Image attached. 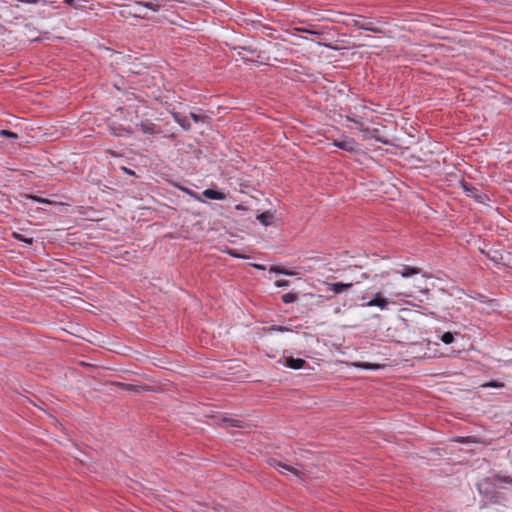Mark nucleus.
I'll use <instances>...</instances> for the list:
<instances>
[{
    "label": "nucleus",
    "mask_w": 512,
    "mask_h": 512,
    "mask_svg": "<svg viewBox=\"0 0 512 512\" xmlns=\"http://www.w3.org/2000/svg\"><path fill=\"white\" fill-rule=\"evenodd\" d=\"M272 465L284 475H290L294 478L304 479L305 471L300 465H289L282 462L273 461Z\"/></svg>",
    "instance_id": "obj_1"
},
{
    "label": "nucleus",
    "mask_w": 512,
    "mask_h": 512,
    "mask_svg": "<svg viewBox=\"0 0 512 512\" xmlns=\"http://www.w3.org/2000/svg\"><path fill=\"white\" fill-rule=\"evenodd\" d=\"M390 303L394 304V302L390 301L389 298L384 297L382 292H377L374 295V297L369 302H367L364 306H367V307H378L381 310H387L388 309V305Z\"/></svg>",
    "instance_id": "obj_2"
},
{
    "label": "nucleus",
    "mask_w": 512,
    "mask_h": 512,
    "mask_svg": "<svg viewBox=\"0 0 512 512\" xmlns=\"http://www.w3.org/2000/svg\"><path fill=\"white\" fill-rule=\"evenodd\" d=\"M333 145L348 152H354L357 150V143L353 138L345 137L341 140H335Z\"/></svg>",
    "instance_id": "obj_3"
},
{
    "label": "nucleus",
    "mask_w": 512,
    "mask_h": 512,
    "mask_svg": "<svg viewBox=\"0 0 512 512\" xmlns=\"http://www.w3.org/2000/svg\"><path fill=\"white\" fill-rule=\"evenodd\" d=\"M353 25L362 30L371 31L374 33H383V30L380 27L375 26L371 21H362L358 19L353 21Z\"/></svg>",
    "instance_id": "obj_4"
},
{
    "label": "nucleus",
    "mask_w": 512,
    "mask_h": 512,
    "mask_svg": "<svg viewBox=\"0 0 512 512\" xmlns=\"http://www.w3.org/2000/svg\"><path fill=\"white\" fill-rule=\"evenodd\" d=\"M352 283H326L327 290L339 294L352 287Z\"/></svg>",
    "instance_id": "obj_5"
},
{
    "label": "nucleus",
    "mask_w": 512,
    "mask_h": 512,
    "mask_svg": "<svg viewBox=\"0 0 512 512\" xmlns=\"http://www.w3.org/2000/svg\"><path fill=\"white\" fill-rule=\"evenodd\" d=\"M135 5L138 7L147 8L153 12H158L161 8V5L156 0H152V1H148V2L136 1Z\"/></svg>",
    "instance_id": "obj_6"
},
{
    "label": "nucleus",
    "mask_w": 512,
    "mask_h": 512,
    "mask_svg": "<svg viewBox=\"0 0 512 512\" xmlns=\"http://www.w3.org/2000/svg\"><path fill=\"white\" fill-rule=\"evenodd\" d=\"M462 186H463L465 192L467 193V195L474 197L476 199V201H478V202H482L483 195L480 194L476 188L469 185L468 183H463Z\"/></svg>",
    "instance_id": "obj_7"
},
{
    "label": "nucleus",
    "mask_w": 512,
    "mask_h": 512,
    "mask_svg": "<svg viewBox=\"0 0 512 512\" xmlns=\"http://www.w3.org/2000/svg\"><path fill=\"white\" fill-rule=\"evenodd\" d=\"M304 365H305V361L303 359L293 358V357L286 358V366L291 369L298 370V369L303 368Z\"/></svg>",
    "instance_id": "obj_8"
},
{
    "label": "nucleus",
    "mask_w": 512,
    "mask_h": 512,
    "mask_svg": "<svg viewBox=\"0 0 512 512\" xmlns=\"http://www.w3.org/2000/svg\"><path fill=\"white\" fill-rule=\"evenodd\" d=\"M202 194L204 197H206L208 199H212V200H224L225 199L224 193H222L220 191L213 190V189H206L202 192Z\"/></svg>",
    "instance_id": "obj_9"
},
{
    "label": "nucleus",
    "mask_w": 512,
    "mask_h": 512,
    "mask_svg": "<svg viewBox=\"0 0 512 512\" xmlns=\"http://www.w3.org/2000/svg\"><path fill=\"white\" fill-rule=\"evenodd\" d=\"M257 220L260 221V223L264 226H269L272 224V221H273V214L269 211H265L259 215H257Z\"/></svg>",
    "instance_id": "obj_10"
},
{
    "label": "nucleus",
    "mask_w": 512,
    "mask_h": 512,
    "mask_svg": "<svg viewBox=\"0 0 512 512\" xmlns=\"http://www.w3.org/2000/svg\"><path fill=\"white\" fill-rule=\"evenodd\" d=\"M174 120L184 129L188 130L190 129V123L187 120L186 117L181 116L179 113H173L172 114Z\"/></svg>",
    "instance_id": "obj_11"
},
{
    "label": "nucleus",
    "mask_w": 512,
    "mask_h": 512,
    "mask_svg": "<svg viewBox=\"0 0 512 512\" xmlns=\"http://www.w3.org/2000/svg\"><path fill=\"white\" fill-rule=\"evenodd\" d=\"M139 126V129L144 133V134H153L155 133V126L153 123L151 122H142L141 124L138 125Z\"/></svg>",
    "instance_id": "obj_12"
},
{
    "label": "nucleus",
    "mask_w": 512,
    "mask_h": 512,
    "mask_svg": "<svg viewBox=\"0 0 512 512\" xmlns=\"http://www.w3.org/2000/svg\"><path fill=\"white\" fill-rule=\"evenodd\" d=\"M420 273V269L416 267L404 266L403 270L400 271L402 277H410Z\"/></svg>",
    "instance_id": "obj_13"
},
{
    "label": "nucleus",
    "mask_w": 512,
    "mask_h": 512,
    "mask_svg": "<svg viewBox=\"0 0 512 512\" xmlns=\"http://www.w3.org/2000/svg\"><path fill=\"white\" fill-rule=\"evenodd\" d=\"M282 300L284 303L288 304V303H293L297 300V296L296 294L294 293H286L282 296Z\"/></svg>",
    "instance_id": "obj_14"
},
{
    "label": "nucleus",
    "mask_w": 512,
    "mask_h": 512,
    "mask_svg": "<svg viewBox=\"0 0 512 512\" xmlns=\"http://www.w3.org/2000/svg\"><path fill=\"white\" fill-rule=\"evenodd\" d=\"M441 340L445 343V344H451L454 340V335L451 333V332H445L442 337H441Z\"/></svg>",
    "instance_id": "obj_15"
},
{
    "label": "nucleus",
    "mask_w": 512,
    "mask_h": 512,
    "mask_svg": "<svg viewBox=\"0 0 512 512\" xmlns=\"http://www.w3.org/2000/svg\"><path fill=\"white\" fill-rule=\"evenodd\" d=\"M13 236H14V238H16L19 241H23V242L28 243V244H32L33 243V238L32 237L27 238V237H24L23 235H21L19 233H16V232L13 233Z\"/></svg>",
    "instance_id": "obj_16"
},
{
    "label": "nucleus",
    "mask_w": 512,
    "mask_h": 512,
    "mask_svg": "<svg viewBox=\"0 0 512 512\" xmlns=\"http://www.w3.org/2000/svg\"><path fill=\"white\" fill-rule=\"evenodd\" d=\"M482 387H491V388H503L504 383L498 381H490L482 385Z\"/></svg>",
    "instance_id": "obj_17"
},
{
    "label": "nucleus",
    "mask_w": 512,
    "mask_h": 512,
    "mask_svg": "<svg viewBox=\"0 0 512 512\" xmlns=\"http://www.w3.org/2000/svg\"><path fill=\"white\" fill-rule=\"evenodd\" d=\"M190 117L195 122H205L207 120V116L199 115L194 112L190 113Z\"/></svg>",
    "instance_id": "obj_18"
},
{
    "label": "nucleus",
    "mask_w": 512,
    "mask_h": 512,
    "mask_svg": "<svg viewBox=\"0 0 512 512\" xmlns=\"http://www.w3.org/2000/svg\"><path fill=\"white\" fill-rule=\"evenodd\" d=\"M353 365L355 367H359V368H363V369H377L379 367L378 365H373L370 363H354Z\"/></svg>",
    "instance_id": "obj_19"
},
{
    "label": "nucleus",
    "mask_w": 512,
    "mask_h": 512,
    "mask_svg": "<svg viewBox=\"0 0 512 512\" xmlns=\"http://www.w3.org/2000/svg\"><path fill=\"white\" fill-rule=\"evenodd\" d=\"M270 272L283 273V274L290 275V276L295 275V273H294V272H289V271H286V270L281 269V268L276 267V266H272V267L270 268Z\"/></svg>",
    "instance_id": "obj_20"
},
{
    "label": "nucleus",
    "mask_w": 512,
    "mask_h": 512,
    "mask_svg": "<svg viewBox=\"0 0 512 512\" xmlns=\"http://www.w3.org/2000/svg\"><path fill=\"white\" fill-rule=\"evenodd\" d=\"M0 135L1 136H4V137H11V138H17L18 135L12 131H9V130H0Z\"/></svg>",
    "instance_id": "obj_21"
},
{
    "label": "nucleus",
    "mask_w": 512,
    "mask_h": 512,
    "mask_svg": "<svg viewBox=\"0 0 512 512\" xmlns=\"http://www.w3.org/2000/svg\"><path fill=\"white\" fill-rule=\"evenodd\" d=\"M371 138H375L377 141L382 142V143H387L386 140H384L380 136H378V129L372 130Z\"/></svg>",
    "instance_id": "obj_22"
},
{
    "label": "nucleus",
    "mask_w": 512,
    "mask_h": 512,
    "mask_svg": "<svg viewBox=\"0 0 512 512\" xmlns=\"http://www.w3.org/2000/svg\"><path fill=\"white\" fill-rule=\"evenodd\" d=\"M27 197L33 199L34 201L40 202V203H50L47 199H43V198H40V197H37V196L29 195Z\"/></svg>",
    "instance_id": "obj_23"
},
{
    "label": "nucleus",
    "mask_w": 512,
    "mask_h": 512,
    "mask_svg": "<svg viewBox=\"0 0 512 512\" xmlns=\"http://www.w3.org/2000/svg\"><path fill=\"white\" fill-rule=\"evenodd\" d=\"M361 132L363 133L364 139L371 138L372 131H370L368 129L361 128Z\"/></svg>",
    "instance_id": "obj_24"
},
{
    "label": "nucleus",
    "mask_w": 512,
    "mask_h": 512,
    "mask_svg": "<svg viewBox=\"0 0 512 512\" xmlns=\"http://www.w3.org/2000/svg\"><path fill=\"white\" fill-rule=\"evenodd\" d=\"M275 285L278 287H286L289 285V282L287 280H278L275 282Z\"/></svg>",
    "instance_id": "obj_25"
},
{
    "label": "nucleus",
    "mask_w": 512,
    "mask_h": 512,
    "mask_svg": "<svg viewBox=\"0 0 512 512\" xmlns=\"http://www.w3.org/2000/svg\"><path fill=\"white\" fill-rule=\"evenodd\" d=\"M347 119L349 121H352V122L356 123V124H361V122L357 118H355L352 113L347 115Z\"/></svg>",
    "instance_id": "obj_26"
},
{
    "label": "nucleus",
    "mask_w": 512,
    "mask_h": 512,
    "mask_svg": "<svg viewBox=\"0 0 512 512\" xmlns=\"http://www.w3.org/2000/svg\"><path fill=\"white\" fill-rule=\"evenodd\" d=\"M67 4L71 5L73 8L78 9L79 6L75 4V0H64Z\"/></svg>",
    "instance_id": "obj_27"
},
{
    "label": "nucleus",
    "mask_w": 512,
    "mask_h": 512,
    "mask_svg": "<svg viewBox=\"0 0 512 512\" xmlns=\"http://www.w3.org/2000/svg\"><path fill=\"white\" fill-rule=\"evenodd\" d=\"M134 17H137V18H142V19H146L147 16L145 14H132Z\"/></svg>",
    "instance_id": "obj_28"
},
{
    "label": "nucleus",
    "mask_w": 512,
    "mask_h": 512,
    "mask_svg": "<svg viewBox=\"0 0 512 512\" xmlns=\"http://www.w3.org/2000/svg\"><path fill=\"white\" fill-rule=\"evenodd\" d=\"M123 170L127 173V174H130V175H134V172L126 167H123Z\"/></svg>",
    "instance_id": "obj_29"
},
{
    "label": "nucleus",
    "mask_w": 512,
    "mask_h": 512,
    "mask_svg": "<svg viewBox=\"0 0 512 512\" xmlns=\"http://www.w3.org/2000/svg\"><path fill=\"white\" fill-rule=\"evenodd\" d=\"M403 294L402 293H394L393 296L396 297V298H399L401 297Z\"/></svg>",
    "instance_id": "obj_30"
},
{
    "label": "nucleus",
    "mask_w": 512,
    "mask_h": 512,
    "mask_svg": "<svg viewBox=\"0 0 512 512\" xmlns=\"http://www.w3.org/2000/svg\"><path fill=\"white\" fill-rule=\"evenodd\" d=\"M230 425H231V426H238L237 421H234V420H233V421H230Z\"/></svg>",
    "instance_id": "obj_31"
},
{
    "label": "nucleus",
    "mask_w": 512,
    "mask_h": 512,
    "mask_svg": "<svg viewBox=\"0 0 512 512\" xmlns=\"http://www.w3.org/2000/svg\"><path fill=\"white\" fill-rule=\"evenodd\" d=\"M230 255L234 256V257H240L238 254L234 253V252H229Z\"/></svg>",
    "instance_id": "obj_32"
},
{
    "label": "nucleus",
    "mask_w": 512,
    "mask_h": 512,
    "mask_svg": "<svg viewBox=\"0 0 512 512\" xmlns=\"http://www.w3.org/2000/svg\"><path fill=\"white\" fill-rule=\"evenodd\" d=\"M504 480L507 481V482H511L512 481V479L510 477H505Z\"/></svg>",
    "instance_id": "obj_33"
},
{
    "label": "nucleus",
    "mask_w": 512,
    "mask_h": 512,
    "mask_svg": "<svg viewBox=\"0 0 512 512\" xmlns=\"http://www.w3.org/2000/svg\"><path fill=\"white\" fill-rule=\"evenodd\" d=\"M255 267L258 268V269H264V267L261 266V265H255Z\"/></svg>",
    "instance_id": "obj_34"
},
{
    "label": "nucleus",
    "mask_w": 512,
    "mask_h": 512,
    "mask_svg": "<svg viewBox=\"0 0 512 512\" xmlns=\"http://www.w3.org/2000/svg\"><path fill=\"white\" fill-rule=\"evenodd\" d=\"M277 330H278V331H281V332L285 331V329H284V328H281V327H280V328H277Z\"/></svg>",
    "instance_id": "obj_35"
}]
</instances>
